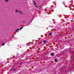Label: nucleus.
Masks as SVG:
<instances>
[{
  "label": "nucleus",
  "instance_id": "nucleus-1",
  "mask_svg": "<svg viewBox=\"0 0 74 74\" xmlns=\"http://www.w3.org/2000/svg\"><path fill=\"white\" fill-rule=\"evenodd\" d=\"M33 4L35 6V7L36 8H38V6H37V3H36V1H33Z\"/></svg>",
  "mask_w": 74,
  "mask_h": 74
},
{
  "label": "nucleus",
  "instance_id": "nucleus-2",
  "mask_svg": "<svg viewBox=\"0 0 74 74\" xmlns=\"http://www.w3.org/2000/svg\"><path fill=\"white\" fill-rule=\"evenodd\" d=\"M20 10H15V12L16 13H18V12H19Z\"/></svg>",
  "mask_w": 74,
  "mask_h": 74
},
{
  "label": "nucleus",
  "instance_id": "nucleus-3",
  "mask_svg": "<svg viewBox=\"0 0 74 74\" xmlns=\"http://www.w3.org/2000/svg\"><path fill=\"white\" fill-rule=\"evenodd\" d=\"M50 55L51 56H54V53H51L50 54Z\"/></svg>",
  "mask_w": 74,
  "mask_h": 74
},
{
  "label": "nucleus",
  "instance_id": "nucleus-4",
  "mask_svg": "<svg viewBox=\"0 0 74 74\" xmlns=\"http://www.w3.org/2000/svg\"><path fill=\"white\" fill-rule=\"evenodd\" d=\"M43 42L44 44H46L47 43V41L45 40H44L43 41Z\"/></svg>",
  "mask_w": 74,
  "mask_h": 74
},
{
  "label": "nucleus",
  "instance_id": "nucleus-5",
  "mask_svg": "<svg viewBox=\"0 0 74 74\" xmlns=\"http://www.w3.org/2000/svg\"><path fill=\"white\" fill-rule=\"evenodd\" d=\"M19 13L21 14V15H22V14H23V13L20 10V12H19Z\"/></svg>",
  "mask_w": 74,
  "mask_h": 74
},
{
  "label": "nucleus",
  "instance_id": "nucleus-6",
  "mask_svg": "<svg viewBox=\"0 0 74 74\" xmlns=\"http://www.w3.org/2000/svg\"><path fill=\"white\" fill-rule=\"evenodd\" d=\"M52 33L51 32H50L49 34V36H51V35H52Z\"/></svg>",
  "mask_w": 74,
  "mask_h": 74
},
{
  "label": "nucleus",
  "instance_id": "nucleus-7",
  "mask_svg": "<svg viewBox=\"0 0 74 74\" xmlns=\"http://www.w3.org/2000/svg\"><path fill=\"white\" fill-rule=\"evenodd\" d=\"M55 61L56 62H58V61H57V59H55Z\"/></svg>",
  "mask_w": 74,
  "mask_h": 74
},
{
  "label": "nucleus",
  "instance_id": "nucleus-8",
  "mask_svg": "<svg viewBox=\"0 0 74 74\" xmlns=\"http://www.w3.org/2000/svg\"><path fill=\"white\" fill-rule=\"evenodd\" d=\"M19 29H17V30H16L15 32H17V31H18V30H19Z\"/></svg>",
  "mask_w": 74,
  "mask_h": 74
},
{
  "label": "nucleus",
  "instance_id": "nucleus-9",
  "mask_svg": "<svg viewBox=\"0 0 74 74\" xmlns=\"http://www.w3.org/2000/svg\"><path fill=\"white\" fill-rule=\"evenodd\" d=\"M5 2H8L9 0H5Z\"/></svg>",
  "mask_w": 74,
  "mask_h": 74
},
{
  "label": "nucleus",
  "instance_id": "nucleus-10",
  "mask_svg": "<svg viewBox=\"0 0 74 74\" xmlns=\"http://www.w3.org/2000/svg\"><path fill=\"white\" fill-rule=\"evenodd\" d=\"M13 71H16V69H13Z\"/></svg>",
  "mask_w": 74,
  "mask_h": 74
},
{
  "label": "nucleus",
  "instance_id": "nucleus-11",
  "mask_svg": "<svg viewBox=\"0 0 74 74\" xmlns=\"http://www.w3.org/2000/svg\"><path fill=\"white\" fill-rule=\"evenodd\" d=\"M23 29V27H21L20 29V30H21V29Z\"/></svg>",
  "mask_w": 74,
  "mask_h": 74
},
{
  "label": "nucleus",
  "instance_id": "nucleus-12",
  "mask_svg": "<svg viewBox=\"0 0 74 74\" xmlns=\"http://www.w3.org/2000/svg\"><path fill=\"white\" fill-rule=\"evenodd\" d=\"M2 46H3V45H4V43H3L2 44Z\"/></svg>",
  "mask_w": 74,
  "mask_h": 74
},
{
  "label": "nucleus",
  "instance_id": "nucleus-13",
  "mask_svg": "<svg viewBox=\"0 0 74 74\" xmlns=\"http://www.w3.org/2000/svg\"><path fill=\"white\" fill-rule=\"evenodd\" d=\"M23 23L25 22V21H23Z\"/></svg>",
  "mask_w": 74,
  "mask_h": 74
},
{
  "label": "nucleus",
  "instance_id": "nucleus-14",
  "mask_svg": "<svg viewBox=\"0 0 74 74\" xmlns=\"http://www.w3.org/2000/svg\"><path fill=\"white\" fill-rule=\"evenodd\" d=\"M20 64H21V65L22 64V63H20Z\"/></svg>",
  "mask_w": 74,
  "mask_h": 74
},
{
  "label": "nucleus",
  "instance_id": "nucleus-15",
  "mask_svg": "<svg viewBox=\"0 0 74 74\" xmlns=\"http://www.w3.org/2000/svg\"><path fill=\"white\" fill-rule=\"evenodd\" d=\"M69 49H71V48H70Z\"/></svg>",
  "mask_w": 74,
  "mask_h": 74
}]
</instances>
